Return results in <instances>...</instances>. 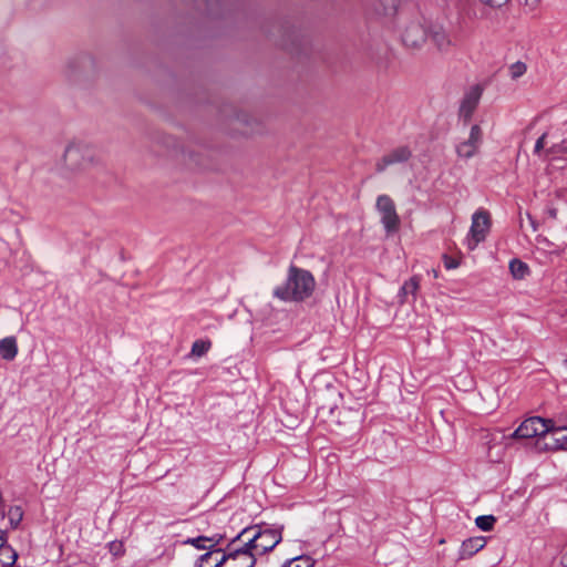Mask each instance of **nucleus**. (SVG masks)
Segmentation results:
<instances>
[{"instance_id":"nucleus-1","label":"nucleus","mask_w":567,"mask_h":567,"mask_svg":"<svg viewBox=\"0 0 567 567\" xmlns=\"http://www.w3.org/2000/svg\"><path fill=\"white\" fill-rule=\"evenodd\" d=\"M316 280L309 270L291 265L286 281L277 286L272 296L281 301L301 302L312 296Z\"/></svg>"},{"instance_id":"nucleus-2","label":"nucleus","mask_w":567,"mask_h":567,"mask_svg":"<svg viewBox=\"0 0 567 567\" xmlns=\"http://www.w3.org/2000/svg\"><path fill=\"white\" fill-rule=\"evenodd\" d=\"M281 539V528L261 526L246 527L234 537V542L244 540L256 558L271 551Z\"/></svg>"},{"instance_id":"nucleus-3","label":"nucleus","mask_w":567,"mask_h":567,"mask_svg":"<svg viewBox=\"0 0 567 567\" xmlns=\"http://www.w3.org/2000/svg\"><path fill=\"white\" fill-rule=\"evenodd\" d=\"M96 164L94 148L83 143H70L63 153V166L72 173H82Z\"/></svg>"},{"instance_id":"nucleus-4","label":"nucleus","mask_w":567,"mask_h":567,"mask_svg":"<svg viewBox=\"0 0 567 567\" xmlns=\"http://www.w3.org/2000/svg\"><path fill=\"white\" fill-rule=\"evenodd\" d=\"M240 542L243 544L237 546L238 542H234L233 538L219 559L214 563V567H254L257 563L256 556L244 540Z\"/></svg>"},{"instance_id":"nucleus-5","label":"nucleus","mask_w":567,"mask_h":567,"mask_svg":"<svg viewBox=\"0 0 567 567\" xmlns=\"http://www.w3.org/2000/svg\"><path fill=\"white\" fill-rule=\"evenodd\" d=\"M375 208L385 233L388 235L396 233L400 228L401 219L396 213L393 199L389 195H380L377 198Z\"/></svg>"},{"instance_id":"nucleus-6","label":"nucleus","mask_w":567,"mask_h":567,"mask_svg":"<svg viewBox=\"0 0 567 567\" xmlns=\"http://www.w3.org/2000/svg\"><path fill=\"white\" fill-rule=\"evenodd\" d=\"M491 228V218L487 210H476L472 216V225L466 237V245L474 250L477 245L485 240Z\"/></svg>"},{"instance_id":"nucleus-7","label":"nucleus","mask_w":567,"mask_h":567,"mask_svg":"<svg viewBox=\"0 0 567 567\" xmlns=\"http://www.w3.org/2000/svg\"><path fill=\"white\" fill-rule=\"evenodd\" d=\"M554 421L551 419H543L540 416H533L526 419L513 433L515 439H530L535 436H545L547 439L548 432L553 430Z\"/></svg>"},{"instance_id":"nucleus-8","label":"nucleus","mask_w":567,"mask_h":567,"mask_svg":"<svg viewBox=\"0 0 567 567\" xmlns=\"http://www.w3.org/2000/svg\"><path fill=\"white\" fill-rule=\"evenodd\" d=\"M484 87L481 84H474L468 87L460 102L458 118L466 125L471 122L474 112L476 111L481 97L483 95Z\"/></svg>"},{"instance_id":"nucleus-9","label":"nucleus","mask_w":567,"mask_h":567,"mask_svg":"<svg viewBox=\"0 0 567 567\" xmlns=\"http://www.w3.org/2000/svg\"><path fill=\"white\" fill-rule=\"evenodd\" d=\"M483 143V131L478 124L472 125L468 138L455 146L458 157L470 159L474 157Z\"/></svg>"},{"instance_id":"nucleus-10","label":"nucleus","mask_w":567,"mask_h":567,"mask_svg":"<svg viewBox=\"0 0 567 567\" xmlns=\"http://www.w3.org/2000/svg\"><path fill=\"white\" fill-rule=\"evenodd\" d=\"M411 156H412V152L408 146H399V147L390 151L384 156H382L377 162L375 169H377V172L381 173L390 165L408 162L411 158Z\"/></svg>"},{"instance_id":"nucleus-11","label":"nucleus","mask_w":567,"mask_h":567,"mask_svg":"<svg viewBox=\"0 0 567 567\" xmlns=\"http://www.w3.org/2000/svg\"><path fill=\"white\" fill-rule=\"evenodd\" d=\"M172 142L174 146V155L189 167H202L203 156L193 148H186L182 143L174 138L167 140V145Z\"/></svg>"},{"instance_id":"nucleus-12","label":"nucleus","mask_w":567,"mask_h":567,"mask_svg":"<svg viewBox=\"0 0 567 567\" xmlns=\"http://www.w3.org/2000/svg\"><path fill=\"white\" fill-rule=\"evenodd\" d=\"M401 0H373L372 10L379 17L393 18L396 16Z\"/></svg>"},{"instance_id":"nucleus-13","label":"nucleus","mask_w":567,"mask_h":567,"mask_svg":"<svg viewBox=\"0 0 567 567\" xmlns=\"http://www.w3.org/2000/svg\"><path fill=\"white\" fill-rule=\"evenodd\" d=\"M486 540L484 537H472L464 540L458 550V559L465 560L471 558L477 551L484 548Z\"/></svg>"},{"instance_id":"nucleus-14","label":"nucleus","mask_w":567,"mask_h":567,"mask_svg":"<svg viewBox=\"0 0 567 567\" xmlns=\"http://www.w3.org/2000/svg\"><path fill=\"white\" fill-rule=\"evenodd\" d=\"M546 444L555 450H567V427H556L553 423V430L548 432Z\"/></svg>"},{"instance_id":"nucleus-15","label":"nucleus","mask_w":567,"mask_h":567,"mask_svg":"<svg viewBox=\"0 0 567 567\" xmlns=\"http://www.w3.org/2000/svg\"><path fill=\"white\" fill-rule=\"evenodd\" d=\"M223 538L224 536L220 534H215L210 537L198 536L195 538H188L187 540H185V544H190L197 549H210L217 546L223 540Z\"/></svg>"},{"instance_id":"nucleus-16","label":"nucleus","mask_w":567,"mask_h":567,"mask_svg":"<svg viewBox=\"0 0 567 567\" xmlns=\"http://www.w3.org/2000/svg\"><path fill=\"white\" fill-rule=\"evenodd\" d=\"M18 354L16 337H6L0 340V357L6 361H12Z\"/></svg>"},{"instance_id":"nucleus-17","label":"nucleus","mask_w":567,"mask_h":567,"mask_svg":"<svg viewBox=\"0 0 567 567\" xmlns=\"http://www.w3.org/2000/svg\"><path fill=\"white\" fill-rule=\"evenodd\" d=\"M404 48L411 53L430 51V38H400Z\"/></svg>"},{"instance_id":"nucleus-18","label":"nucleus","mask_w":567,"mask_h":567,"mask_svg":"<svg viewBox=\"0 0 567 567\" xmlns=\"http://www.w3.org/2000/svg\"><path fill=\"white\" fill-rule=\"evenodd\" d=\"M509 272L516 280L525 279L529 274V266L520 259L514 258L509 261Z\"/></svg>"},{"instance_id":"nucleus-19","label":"nucleus","mask_w":567,"mask_h":567,"mask_svg":"<svg viewBox=\"0 0 567 567\" xmlns=\"http://www.w3.org/2000/svg\"><path fill=\"white\" fill-rule=\"evenodd\" d=\"M18 560V553L9 544H0L1 567H13Z\"/></svg>"},{"instance_id":"nucleus-20","label":"nucleus","mask_w":567,"mask_h":567,"mask_svg":"<svg viewBox=\"0 0 567 567\" xmlns=\"http://www.w3.org/2000/svg\"><path fill=\"white\" fill-rule=\"evenodd\" d=\"M223 553H224V549H221V548H216V549L210 548L209 551L203 554L198 558L195 567H210V564H214L216 561V559H219V557L221 556Z\"/></svg>"},{"instance_id":"nucleus-21","label":"nucleus","mask_w":567,"mask_h":567,"mask_svg":"<svg viewBox=\"0 0 567 567\" xmlns=\"http://www.w3.org/2000/svg\"><path fill=\"white\" fill-rule=\"evenodd\" d=\"M430 51L435 49L440 53L447 52L453 45L451 38H430Z\"/></svg>"},{"instance_id":"nucleus-22","label":"nucleus","mask_w":567,"mask_h":567,"mask_svg":"<svg viewBox=\"0 0 567 567\" xmlns=\"http://www.w3.org/2000/svg\"><path fill=\"white\" fill-rule=\"evenodd\" d=\"M420 287V280L417 277H412L410 280L405 281L403 286L400 289V296H403L404 298L408 295L415 296L416 291Z\"/></svg>"},{"instance_id":"nucleus-23","label":"nucleus","mask_w":567,"mask_h":567,"mask_svg":"<svg viewBox=\"0 0 567 567\" xmlns=\"http://www.w3.org/2000/svg\"><path fill=\"white\" fill-rule=\"evenodd\" d=\"M212 347V342L209 340L198 339L192 346V355L194 357H203L208 352Z\"/></svg>"},{"instance_id":"nucleus-24","label":"nucleus","mask_w":567,"mask_h":567,"mask_svg":"<svg viewBox=\"0 0 567 567\" xmlns=\"http://www.w3.org/2000/svg\"><path fill=\"white\" fill-rule=\"evenodd\" d=\"M11 528H17L23 518V509L20 506H11L8 511Z\"/></svg>"},{"instance_id":"nucleus-25","label":"nucleus","mask_w":567,"mask_h":567,"mask_svg":"<svg viewBox=\"0 0 567 567\" xmlns=\"http://www.w3.org/2000/svg\"><path fill=\"white\" fill-rule=\"evenodd\" d=\"M495 523L496 518L493 515H482L475 519L476 526L484 532L492 530Z\"/></svg>"},{"instance_id":"nucleus-26","label":"nucleus","mask_w":567,"mask_h":567,"mask_svg":"<svg viewBox=\"0 0 567 567\" xmlns=\"http://www.w3.org/2000/svg\"><path fill=\"white\" fill-rule=\"evenodd\" d=\"M526 70V64L517 61L509 66V75L513 80H517L525 74Z\"/></svg>"},{"instance_id":"nucleus-27","label":"nucleus","mask_w":567,"mask_h":567,"mask_svg":"<svg viewBox=\"0 0 567 567\" xmlns=\"http://www.w3.org/2000/svg\"><path fill=\"white\" fill-rule=\"evenodd\" d=\"M285 567H311V564L308 557L300 556L290 559Z\"/></svg>"},{"instance_id":"nucleus-28","label":"nucleus","mask_w":567,"mask_h":567,"mask_svg":"<svg viewBox=\"0 0 567 567\" xmlns=\"http://www.w3.org/2000/svg\"><path fill=\"white\" fill-rule=\"evenodd\" d=\"M559 153H567V141L564 140L559 144L553 145L550 148L546 151V154H559Z\"/></svg>"},{"instance_id":"nucleus-29","label":"nucleus","mask_w":567,"mask_h":567,"mask_svg":"<svg viewBox=\"0 0 567 567\" xmlns=\"http://www.w3.org/2000/svg\"><path fill=\"white\" fill-rule=\"evenodd\" d=\"M546 137H547V134L544 133L535 143V147H534V153L536 155H540L544 147H545V144H546Z\"/></svg>"},{"instance_id":"nucleus-30","label":"nucleus","mask_w":567,"mask_h":567,"mask_svg":"<svg viewBox=\"0 0 567 567\" xmlns=\"http://www.w3.org/2000/svg\"><path fill=\"white\" fill-rule=\"evenodd\" d=\"M443 260H444V266L446 269H455L460 266V262L456 259H454L447 255L443 256Z\"/></svg>"},{"instance_id":"nucleus-31","label":"nucleus","mask_w":567,"mask_h":567,"mask_svg":"<svg viewBox=\"0 0 567 567\" xmlns=\"http://www.w3.org/2000/svg\"><path fill=\"white\" fill-rule=\"evenodd\" d=\"M485 6L491 8H501L506 4L509 0H480Z\"/></svg>"},{"instance_id":"nucleus-32","label":"nucleus","mask_w":567,"mask_h":567,"mask_svg":"<svg viewBox=\"0 0 567 567\" xmlns=\"http://www.w3.org/2000/svg\"><path fill=\"white\" fill-rule=\"evenodd\" d=\"M110 551L114 555H122L124 553L123 544L121 542H112L110 544Z\"/></svg>"},{"instance_id":"nucleus-33","label":"nucleus","mask_w":567,"mask_h":567,"mask_svg":"<svg viewBox=\"0 0 567 567\" xmlns=\"http://www.w3.org/2000/svg\"><path fill=\"white\" fill-rule=\"evenodd\" d=\"M540 3V0H525L524 6L528 8L530 11H534L538 4Z\"/></svg>"},{"instance_id":"nucleus-34","label":"nucleus","mask_w":567,"mask_h":567,"mask_svg":"<svg viewBox=\"0 0 567 567\" xmlns=\"http://www.w3.org/2000/svg\"><path fill=\"white\" fill-rule=\"evenodd\" d=\"M0 544H8L7 543V534L6 532L0 529Z\"/></svg>"},{"instance_id":"nucleus-35","label":"nucleus","mask_w":567,"mask_h":567,"mask_svg":"<svg viewBox=\"0 0 567 567\" xmlns=\"http://www.w3.org/2000/svg\"><path fill=\"white\" fill-rule=\"evenodd\" d=\"M561 565L567 567V550L561 556Z\"/></svg>"},{"instance_id":"nucleus-36","label":"nucleus","mask_w":567,"mask_h":567,"mask_svg":"<svg viewBox=\"0 0 567 567\" xmlns=\"http://www.w3.org/2000/svg\"><path fill=\"white\" fill-rule=\"evenodd\" d=\"M563 363H564V365H566V367H567V359H566V360H564V362H563Z\"/></svg>"}]
</instances>
